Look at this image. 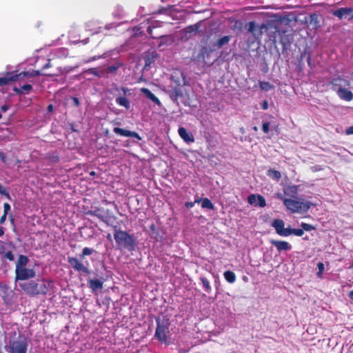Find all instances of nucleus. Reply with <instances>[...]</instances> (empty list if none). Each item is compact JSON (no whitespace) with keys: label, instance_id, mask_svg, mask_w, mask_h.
<instances>
[{"label":"nucleus","instance_id":"nucleus-1","mask_svg":"<svg viewBox=\"0 0 353 353\" xmlns=\"http://www.w3.org/2000/svg\"><path fill=\"white\" fill-rule=\"evenodd\" d=\"M187 85L185 74L180 70H174L170 78L169 85V94L172 100L174 102L179 99L183 98L186 94L185 86Z\"/></svg>","mask_w":353,"mask_h":353},{"label":"nucleus","instance_id":"nucleus-2","mask_svg":"<svg viewBox=\"0 0 353 353\" xmlns=\"http://www.w3.org/2000/svg\"><path fill=\"white\" fill-rule=\"evenodd\" d=\"M114 232V238L120 248L126 249L129 251L134 250L135 239L134 235L130 234L128 232L121 230L118 225H112Z\"/></svg>","mask_w":353,"mask_h":353},{"label":"nucleus","instance_id":"nucleus-3","mask_svg":"<svg viewBox=\"0 0 353 353\" xmlns=\"http://www.w3.org/2000/svg\"><path fill=\"white\" fill-rule=\"evenodd\" d=\"M28 346V340L25 335H17L16 332L10 333L8 345L10 353H27Z\"/></svg>","mask_w":353,"mask_h":353},{"label":"nucleus","instance_id":"nucleus-4","mask_svg":"<svg viewBox=\"0 0 353 353\" xmlns=\"http://www.w3.org/2000/svg\"><path fill=\"white\" fill-rule=\"evenodd\" d=\"M19 287L28 295L35 296L39 294L46 295L48 294L49 289L45 281L37 283L35 281L31 280L19 283Z\"/></svg>","mask_w":353,"mask_h":353},{"label":"nucleus","instance_id":"nucleus-5","mask_svg":"<svg viewBox=\"0 0 353 353\" xmlns=\"http://www.w3.org/2000/svg\"><path fill=\"white\" fill-rule=\"evenodd\" d=\"M157 328L154 337L161 343H166L170 335V321L167 316H158L155 319Z\"/></svg>","mask_w":353,"mask_h":353},{"label":"nucleus","instance_id":"nucleus-6","mask_svg":"<svg viewBox=\"0 0 353 353\" xmlns=\"http://www.w3.org/2000/svg\"><path fill=\"white\" fill-rule=\"evenodd\" d=\"M51 73H42L39 70H32L28 72H21L19 74L8 72L6 77H0V85H5L12 81H22L25 78L34 77L40 75L52 76Z\"/></svg>","mask_w":353,"mask_h":353},{"label":"nucleus","instance_id":"nucleus-7","mask_svg":"<svg viewBox=\"0 0 353 353\" xmlns=\"http://www.w3.org/2000/svg\"><path fill=\"white\" fill-rule=\"evenodd\" d=\"M332 90L336 92L339 97L345 101H350L353 99V93L345 87L350 85L348 81L336 78L331 81Z\"/></svg>","mask_w":353,"mask_h":353},{"label":"nucleus","instance_id":"nucleus-8","mask_svg":"<svg viewBox=\"0 0 353 353\" xmlns=\"http://www.w3.org/2000/svg\"><path fill=\"white\" fill-rule=\"evenodd\" d=\"M284 205L291 213L301 214L307 212L314 205L310 201L303 199H289V200H284Z\"/></svg>","mask_w":353,"mask_h":353},{"label":"nucleus","instance_id":"nucleus-9","mask_svg":"<svg viewBox=\"0 0 353 353\" xmlns=\"http://www.w3.org/2000/svg\"><path fill=\"white\" fill-rule=\"evenodd\" d=\"M221 30V23L219 21H210L207 29L208 37L209 39H215V46L218 48L221 47V35L218 33Z\"/></svg>","mask_w":353,"mask_h":353},{"label":"nucleus","instance_id":"nucleus-10","mask_svg":"<svg viewBox=\"0 0 353 353\" xmlns=\"http://www.w3.org/2000/svg\"><path fill=\"white\" fill-rule=\"evenodd\" d=\"M36 277V272L33 268L26 267L19 270L15 269V282L18 281H26Z\"/></svg>","mask_w":353,"mask_h":353},{"label":"nucleus","instance_id":"nucleus-11","mask_svg":"<svg viewBox=\"0 0 353 353\" xmlns=\"http://www.w3.org/2000/svg\"><path fill=\"white\" fill-rule=\"evenodd\" d=\"M101 211V208H96L94 210H89L85 214L88 215H91L93 216L97 217L101 221L104 222L108 225H112L113 221L116 219V216L114 215L110 214V210H107V216H105L102 215L100 212Z\"/></svg>","mask_w":353,"mask_h":353},{"label":"nucleus","instance_id":"nucleus-12","mask_svg":"<svg viewBox=\"0 0 353 353\" xmlns=\"http://www.w3.org/2000/svg\"><path fill=\"white\" fill-rule=\"evenodd\" d=\"M273 33L274 35L271 36L270 39L274 43L279 41L283 45V47H285L290 43V39L286 34L285 31H282L276 28Z\"/></svg>","mask_w":353,"mask_h":353},{"label":"nucleus","instance_id":"nucleus-13","mask_svg":"<svg viewBox=\"0 0 353 353\" xmlns=\"http://www.w3.org/2000/svg\"><path fill=\"white\" fill-rule=\"evenodd\" d=\"M121 90L122 91V94H119L117 96L115 101L119 106L129 110L130 108V101L126 97L130 94V90L127 88L121 87Z\"/></svg>","mask_w":353,"mask_h":353},{"label":"nucleus","instance_id":"nucleus-14","mask_svg":"<svg viewBox=\"0 0 353 353\" xmlns=\"http://www.w3.org/2000/svg\"><path fill=\"white\" fill-rule=\"evenodd\" d=\"M272 226L275 229L276 232L281 236H290V228H285V223L282 219H274L272 223Z\"/></svg>","mask_w":353,"mask_h":353},{"label":"nucleus","instance_id":"nucleus-15","mask_svg":"<svg viewBox=\"0 0 353 353\" xmlns=\"http://www.w3.org/2000/svg\"><path fill=\"white\" fill-rule=\"evenodd\" d=\"M68 262L70 265V266L74 269L76 271L81 272L86 274H90V270L88 268L80 261L77 258L73 256L68 257Z\"/></svg>","mask_w":353,"mask_h":353},{"label":"nucleus","instance_id":"nucleus-16","mask_svg":"<svg viewBox=\"0 0 353 353\" xmlns=\"http://www.w3.org/2000/svg\"><path fill=\"white\" fill-rule=\"evenodd\" d=\"M332 14L339 19L353 18V8H341L332 12Z\"/></svg>","mask_w":353,"mask_h":353},{"label":"nucleus","instance_id":"nucleus-17","mask_svg":"<svg viewBox=\"0 0 353 353\" xmlns=\"http://www.w3.org/2000/svg\"><path fill=\"white\" fill-rule=\"evenodd\" d=\"M248 202L254 206L263 208L266 205L265 199L260 194H250L248 197Z\"/></svg>","mask_w":353,"mask_h":353},{"label":"nucleus","instance_id":"nucleus-18","mask_svg":"<svg viewBox=\"0 0 353 353\" xmlns=\"http://www.w3.org/2000/svg\"><path fill=\"white\" fill-rule=\"evenodd\" d=\"M113 132L120 136L125 137H133L136 138L139 141L141 140V136L134 131H130L128 130L120 128L118 127H115L113 129Z\"/></svg>","mask_w":353,"mask_h":353},{"label":"nucleus","instance_id":"nucleus-19","mask_svg":"<svg viewBox=\"0 0 353 353\" xmlns=\"http://www.w3.org/2000/svg\"><path fill=\"white\" fill-rule=\"evenodd\" d=\"M270 243L274 245L278 252L290 251L292 249V245L285 241L270 240Z\"/></svg>","mask_w":353,"mask_h":353},{"label":"nucleus","instance_id":"nucleus-20","mask_svg":"<svg viewBox=\"0 0 353 353\" xmlns=\"http://www.w3.org/2000/svg\"><path fill=\"white\" fill-rule=\"evenodd\" d=\"M266 26L265 25H261V26H256V24L251 21L248 23V30L250 33H252L256 38L260 37L262 34V30L265 28Z\"/></svg>","mask_w":353,"mask_h":353},{"label":"nucleus","instance_id":"nucleus-21","mask_svg":"<svg viewBox=\"0 0 353 353\" xmlns=\"http://www.w3.org/2000/svg\"><path fill=\"white\" fill-rule=\"evenodd\" d=\"M178 133L180 137L187 143H193L194 138L191 132H189L185 128L179 127Z\"/></svg>","mask_w":353,"mask_h":353},{"label":"nucleus","instance_id":"nucleus-22","mask_svg":"<svg viewBox=\"0 0 353 353\" xmlns=\"http://www.w3.org/2000/svg\"><path fill=\"white\" fill-rule=\"evenodd\" d=\"M89 288L91 289L92 292H94L99 290H102L103 288V281L100 279H90L88 281Z\"/></svg>","mask_w":353,"mask_h":353},{"label":"nucleus","instance_id":"nucleus-23","mask_svg":"<svg viewBox=\"0 0 353 353\" xmlns=\"http://www.w3.org/2000/svg\"><path fill=\"white\" fill-rule=\"evenodd\" d=\"M214 54L213 51L208 52L207 50H203L200 54V57L203 58V63L205 65H210L216 59V56H214L212 59L209 58L212 57Z\"/></svg>","mask_w":353,"mask_h":353},{"label":"nucleus","instance_id":"nucleus-24","mask_svg":"<svg viewBox=\"0 0 353 353\" xmlns=\"http://www.w3.org/2000/svg\"><path fill=\"white\" fill-rule=\"evenodd\" d=\"M29 261V258L27 256L20 254L15 263V269L19 270L21 268L26 267Z\"/></svg>","mask_w":353,"mask_h":353},{"label":"nucleus","instance_id":"nucleus-25","mask_svg":"<svg viewBox=\"0 0 353 353\" xmlns=\"http://www.w3.org/2000/svg\"><path fill=\"white\" fill-rule=\"evenodd\" d=\"M141 92L149 99L155 103L157 105L161 104L160 100L149 89L146 88H142Z\"/></svg>","mask_w":353,"mask_h":353},{"label":"nucleus","instance_id":"nucleus-26","mask_svg":"<svg viewBox=\"0 0 353 353\" xmlns=\"http://www.w3.org/2000/svg\"><path fill=\"white\" fill-rule=\"evenodd\" d=\"M299 191V186L296 185H289L285 188L284 194L291 197H295Z\"/></svg>","mask_w":353,"mask_h":353},{"label":"nucleus","instance_id":"nucleus-27","mask_svg":"<svg viewBox=\"0 0 353 353\" xmlns=\"http://www.w3.org/2000/svg\"><path fill=\"white\" fill-rule=\"evenodd\" d=\"M68 50L65 48L55 49L53 52L54 57L58 59L65 58L68 56Z\"/></svg>","mask_w":353,"mask_h":353},{"label":"nucleus","instance_id":"nucleus-28","mask_svg":"<svg viewBox=\"0 0 353 353\" xmlns=\"http://www.w3.org/2000/svg\"><path fill=\"white\" fill-rule=\"evenodd\" d=\"M32 90V86L30 84H25L21 88L14 87L13 88L14 92L17 94H22L23 93H29Z\"/></svg>","mask_w":353,"mask_h":353},{"label":"nucleus","instance_id":"nucleus-29","mask_svg":"<svg viewBox=\"0 0 353 353\" xmlns=\"http://www.w3.org/2000/svg\"><path fill=\"white\" fill-rule=\"evenodd\" d=\"M195 202L196 203H200L201 205V208H206V209H210V210L214 209L213 203L208 198H204V199H196Z\"/></svg>","mask_w":353,"mask_h":353},{"label":"nucleus","instance_id":"nucleus-30","mask_svg":"<svg viewBox=\"0 0 353 353\" xmlns=\"http://www.w3.org/2000/svg\"><path fill=\"white\" fill-rule=\"evenodd\" d=\"M200 26H201V23H197L194 25L189 26L186 27L185 28H184V32H185V33L190 34L191 35L196 34L197 32H199Z\"/></svg>","mask_w":353,"mask_h":353},{"label":"nucleus","instance_id":"nucleus-31","mask_svg":"<svg viewBox=\"0 0 353 353\" xmlns=\"http://www.w3.org/2000/svg\"><path fill=\"white\" fill-rule=\"evenodd\" d=\"M45 159L48 160L50 163H57L59 161V156L57 152L47 153Z\"/></svg>","mask_w":353,"mask_h":353},{"label":"nucleus","instance_id":"nucleus-32","mask_svg":"<svg viewBox=\"0 0 353 353\" xmlns=\"http://www.w3.org/2000/svg\"><path fill=\"white\" fill-rule=\"evenodd\" d=\"M157 57V54L153 52L144 57L145 67L150 66L155 60Z\"/></svg>","mask_w":353,"mask_h":353},{"label":"nucleus","instance_id":"nucleus-33","mask_svg":"<svg viewBox=\"0 0 353 353\" xmlns=\"http://www.w3.org/2000/svg\"><path fill=\"white\" fill-rule=\"evenodd\" d=\"M225 279L230 283H233L236 281V275L232 271H226L223 274Z\"/></svg>","mask_w":353,"mask_h":353},{"label":"nucleus","instance_id":"nucleus-34","mask_svg":"<svg viewBox=\"0 0 353 353\" xmlns=\"http://www.w3.org/2000/svg\"><path fill=\"white\" fill-rule=\"evenodd\" d=\"M268 176L276 181H279L281 177V174L279 171L272 169L268 171Z\"/></svg>","mask_w":353,"mask_h":353},{"label":"nucleus","instance_id":"nucleus-35","mask_svg":"<svg viewBox=\"0 0 353 353\" xmlns=\"http://www.w3.org/2000/svg\"><path fill=\"white\" fill-rule=\"evenodd\" d=\"M1 255L3 258L8 260L9 261H13L15 259L14 255L11 250L2 251V254Z\"/></svg>","mask_w":353,"mask_h":353},{"label":"nucleus","instance_id":"nucleus-36","mask_svg":"<svg viewBox=\"0 0 353 353\" xmlns=\"http://www.w3.org/2000/svg\"><path fill=\"white\" fill-rule=\"evenodd\" d=\"M153 28H155V27L148 26L147 28V32L150 35V37L152 39H160V38H162L163 37H164V35H163L161 34L157 33V32H154V34L152 32Z\"/></svg>","mask_w":353,"mask_h":353},{"label":"nucleus","instance_id":"nucleus-37","mask_svg":"<svg viewBox=\"0 0 353 353\" xmlns=\"http://www.w3.org/2000/svg\"><path fill=\"white\" fill-rule=\"evenodd\" d=\"M259 84H260V87H261V90H263L264 91H269L274 88V85H272L269 82L260 81Z\"/></svg>","mask_w":353,"mask_h":353},{"label":"nucleus","instance_id":"nucleus-38","mask_svg":"<svg viewBox=\"0 0 353 353\" xmlns=\"http://www.w3.org/2000/svg\"><path fill=\"white\" fill-rule=\"evenodd\" d=\"M94 250L90 248H84L82 252L80 254V257L83 259L85 256H89L94 252Z\"/></svg>","mask_w":353,"mask_h":353},{"label":"nucleus","instance_id":"nucleus-39","mask_svg":"<svg viewBox=\"0 0 353 353\" xmlns=\"http://www.w3.org/2000/svg\"><path fill=\"white\" fill-rule=\"evenodd\" d=\"M290 236L292 234L296 235L297 236H301L304 234V231L303 229H292L290 228Z\"/></svg>","mask_w":353,"mask_h":353},{"label":"nucleus","instance_id":"nucleus-40","mask_svg":"<svg viewBox=\"0 0 353 353\" xmlns=\"http://www.w3.org/2000/svg\"><path fill=\"white\" fill-rule=\"evenodd\" d=\"M318 272L316 275L319 278L321 279L323 277V272L325 270L324 264L322 262H319L317 264Z\"/></svg>","mask_w":353,"mask_h":353},{"label":"nucleus","instance_id":"nucleus-41","mask_svg":"<svg viewBox=\"0 0 353 353\" xmlns=\"http://www.w3.org/2000/svg\"><path fill=\"white\" fill-rule=\"evenodd\" d=\"M301 227L302 228V229L305 231H311V230H315V227H314L313 225H310V224H308V223H301Z\"/></svg>","mask_w":353,"mask_h":353},{"label":"nucleus","instance_id":"nucleus-42","mask_svg":"<svg viewBox=\"0 0 353 353\" xmlns=\"http://www.w3.org/2000/svg\"><path fill=\"white\" fill-rule=\"evenodd\" d=\"M0 194L1 195L5 196L7 199H10V195L9 192L6 190V189L1 185L0 183Z\"/></svg>","mask_w":353,"mask_h":353},{"label":"nucleus","instance_id":"nucleus-43","mask_svg":"<svg viewBox=\"0 0 353 353\" xmlns=\"http://www.w3.org/2000/svg\"><path fill=\"white\" fill-rule=\"evenodd\" d=\"M201 281L202 282V284H203V288L206 290V291H209V290L210 289V283L209 281L207 280V279L205 278H201Z\"/></svg>","mask_w":353,"mask_h":353},{"label":"nucleus","instance_id":"nucleus-44","mask_svg":"<svg viewBox=\"0 0 353 353\" xmlns=\"http://www.w3.org/2000/svg\"><path fill=\"white\" fill-rule=\"evenodd\" d=\"M262 129H263V131L265 133H268L269 132V130H270V123L269 122H264L263 123Z\"/></svg>","mask_w":353,"mask_h":353},{"label":"nucleus","instance_id":"nucleus-45","mask_svg":"<svg viewBox=\"0 0 353 353\" xmlns=\"http://www.w3.org/2000/svg\"><path fill=\"white\" fill-rule=\"evenodd\" d=\"M10 205L8 203H5L3 204V213L8 214V212L10 210Z\"/></svg>","mask_w":353,"mask_h":353},{"label":"nucleus","instance_id":"nucleus-46","mask_svg":"<svg viewBox=\"0 0 353 353\" xmlns=\"http://www.w3.org/2000/svg\"><path fill=\"white\" fill-rule=\"evenodd\" d=\"M0 290L3 293L6 294L8 290V286L7 285H1Z\"/></svg>","mask_w":353,"mask_h":353},{"label":"nucleus","instance_id":"nucleus-47","mask_svg":"<svg viewBox=\"0 0 353 353\" xmlns=\"http://www.w3.org/2000/svg\"><path fill=\"white\" fill-rule=\"evenodd\" d=\"M50 61H51V59H49L48 60V62H47V63H46L43 66V68H42V70H46V69H48V68H49L52 67V65H51Z\"/></svg>","mask_w":353,"mask_h":353},{"label":"nucleus","instance_id":"nucleus-48","mask_svg":"<svg viewBox=\"0 0 353 353\" xmlns=\"http://www.w3.org/2000/svg\"><path fill=\"white\" fill-rule=\"evenodd\" d=\"M72 102H73V105L75 106V107H78L79 105V100L77 97H72Z\"/></svg>","mask_w":353,"mask_h":353},{"label":"nucleus","instance_id":"nucleus-49","mask_svg":"<svg viewBox=\"0 0 353 353\" xmlns=\"http://www.w3.org/2000/svg\"><path fill=\"white\" fill-rule=\"evenodd\" d=\"M345 134L347 135L353 134V126H350V127L347 128L345 130Z\"/></svg>","mask_w":353,"mask_h":353},{"label":"nucleus","instance_id":"nucleus-50","mask_svg":"<svg viewBox=\"0 0 353 353\" xmlns=\"http://www.w3.org/2000/svg\"><path fill=\"white\" fill-rule=\"evenodd\" d=\"M10 109V105L5 104L1 107V110L3 112H6L7 110Z\"/></svg>","mask_w":353,"mask_h":353},{"label":"nucleus","instance_id":"nucleus-51","mask_svg":"<svg viewBox=\"0 0 353 353\" xmlns=\"http://www.w3.org/2000/svg\"><path fill=\"white\" fill-rule=\"evenodd\" d=\"M0 159L3 162V163H6V157L5 155V154L2 152H0Z\"/></svg>","mask_w":353,"mask_h":353},{"label":"nucleus","instance_id":"nucleus-52","mask_svg":"<svg viewBox=\"0 0 353 353\" xmlns=\"http://www.w3.org/2000/svg\"><path fill=\"white\" fill-rule=\"evenodd\" d=\"M6 216H7V214L3 213V215L0 218V224L4 223V222L6 221Z\"/></svg>","mask_w":353,"mask_h":353},{"label":"nucleus","instance_id":"nucleus-53","mask_svg":"<svg viewBox=\"0 0 353 353\" xmlns=\"http://www.w3.org/2000/svg\"><path fill=\"white\" fill-rule=\"evenodd\" d=\"M276 196H277V197H278L279 199H281V200H282V201H283V203H284V200H289V199H287V198L284 197V196H283V195L281 193H278V194H276Z\"/></svg>","mask_w":353,"mask_h":353},{"label":"nucleus","instance_id":"nucleus-54","mask_svg":"<svg viewBox=\"0 0 353 353\" xmlns=\"http://www.w3.org/2000/svg\"><path fill=\"white\" fill-rule=\"evenodd\" d=\"M194 203H196V202L195 201L194 202H187V203H185V206L188 208H191L194 206Z\"/></svg>","mask_w":353,"mask_h":353},{"label":"nucleus","instance_id":"nucleus-55","mask_svg":"<svg viewBox=\"0 0 353 353\" xmlns=\"http://www.w3.org/2000/svg\"><path fill=\"white\" fill-rule=\"evenodd\" d=\"M262 108L263 110H267L268 108V103L266 101H264L262 103Z\"/></svg>","mask_w":353,"mask_h":353},{"label":"nucleus","instance_id":"nucleus-56","mask_svg":"<svg viewBox=\"0 0 353 353\" xmlns=\"http://www.w3.org/2000/svg\"><path fill=\"white\" fill-rule=\"evenodd\" d=\"M54 109V106L52 104H49L47 107V110L50 112H52Z\"/></svg>","mask_w":353,"mask_h":353},{"label":"nucleus","instance_id":"nucleus-57","mask_svg":"<svg viewBox=\"0 0 353 353\" xmlns=\"http://www.w3.org/2000/svg\"><path fill=\"white\" fill-rule=\"evenodd\" d=\"M229 41V37H222V45L228 42Z\"/></svg>","mask_w":353,"mask_h":353},{"label":"nucleus","instance_id":"nucleus-58","mask_svg":"<svg viewBox=\"0 0 353 353\" xmlns=\"http://www.w3.org/2000/svg\"><path fill=\"white\" fill-rule=\"evenodd\" d=\"M2 251H6V248L3 244L0 245V254H2Z\"/></svg>","mask_w":353,"mask_h":353},{"label":"nucleus","instance_id":"nucleus-59","mask_svg":"<svg viewBox=\"0 0 353 353\" xmlns=\"http://www.w3.org/2000/svg\"><path fill=\"white\" fill-rule=\"evenodd\" d=\"M103 203H105V204L112 203L115 206V208L117 207V204L114 202H110V201H108L107 200H105V201H103Z\"/></svg>","mask_w":353,"mask_h":353},{"label":"nucleus","instance_id":"nucleus-60","mask_svg":"<svg viewBox=\"0 0 353 353\" xmlns=\"http://www.w3.org/2000/svg\"><path fill=\"white\" fill-rule=\"evenodd\" d=\"M349 297L353 300V290L349 292Z\"/></svg>","mask_w":353,"mask_h":353},{"label":"nucleus","instance_id":"nucleus-61","mask_svg":"<svg viewBox=\"0 0 353 353\" xmlns=\"http://www.w3.org/2000/svg\"><path fill=\"white\" fill-rule=\"evenodd\" d=\"M4 234V230L3 228H0V236H3Z\"/></svg>","mask_w":353,"mask_h":353},{"label":"nucleus","instance_id":"nucleus-62","mask_svg":"<svg viewBox=\"0 0 353 353\" xmlns=\"http://www.w3.org/2000/svg\"><path fill=\"white\" fill-rule=\"evenodd\" d=\"M81 42H82L83 44H86V43L88 42V39H84V40H83Z\"/></svg>","mask_w":353,"mask_h":353},{"label":"nucleus","instance_id":"nucleus-63","mask_svg":"<svg viewBox=\"0 0 353 353\" xmlns=\"http://www.w3.org/2000/svg\"><path fill=\"white\" fill-rule=\"evenodd\" d=\"M117 69V68L116 67H110V71H112H112L116 70Z\"/></svg>","mask_w":353,"mask_h":353},{"label":"nucleus","instance_id":"nucleus-64","mask_svg":"<svg viewBox=\"0 0 353 353\" xmlns=\"http://www.w3.org/2000/svg\"><path fill=\"white\" fill-rule=\"evenodd\" d=\"M90 174L91 176H95L96 175V172L94 171H92V172H90Z\"/></svg>","mask_w":353,"mask_h":353}]
</instances>
